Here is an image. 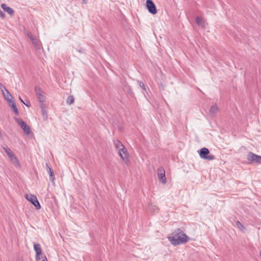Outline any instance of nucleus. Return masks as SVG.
Returning a JSON list of instances; mask_svg holds the SVG:
<instances>
[{
    "label": "nucleus",
    "mask_w": 261,
    "mask_h": 261,
    "mask_svg": "<svg viewBox=\"0 0 261 261\" xmlns=\"http://www.w3.org/2000/svg\"><path fill=\"white\" fill-rule=\"evenodd\" d=\"M168 240L174 246L185 244L189 240V238L182 231L178 229L171 236L168 237Z\"/></svg>",
    "instance_id": "f257e3e1"
},
{
    "label": "nucleus",
    "mask_w": 261,
    "mask_h": 261,
    "mask_svg": "<svg viewBox=\"0 0 261 261\" xmlns=\"http://www.w3.org/2000/svg\"><path fill=\"white\" fill-rule=\"evenodd\" d=\"M3 148L13 166L17 168H20L21 167V165L19 161L13 152L7 146H3Z\"/></svg>",
    "instance_id": "f03ea898"
},
{
    "label": "nucleus",
    "mask_w": 261,
    "mask_h": 261,
    "mask_svg": "<svg viewBox=\"0 0 261 261\" xmlns=\"http://www.w3.org/2000/svg\"><path fill=\"white\" fill-rule=\"evenodd\" d=\"M209 150L206 148H202L200 150L199 155L203 159L207 160L208 161L213 160L214 159L215 156L213 155H208Z\"/></svg>",
    "instance_id": "7ed1b4c3"
},
{
    "label": "nucleus",
    "mask_w": 261,
    "mask_h": 261,
    "mask_svg": "<svg viewBox=\"0 0 261 261\" xmlns=\"http://www.w3.org/2000/svg\"><path fill=\"white\" fill-rule=\"evenodd\" d=\"M25 197L35 206L36 209L39 210L41 208V206L36 196L32 194H26Z\"/></svg>",
    "instance_id": "20e7f679"
},
{
    "label": "nucleus",
    "mask_w": 261,
    "mask_h": 261,
    "mask_svg": "<svg viewBox=\"0 0 261 261\" xmlns=\"http://www.w3.org/2000/svg\"><path fill=\"white\" fill-rule=\"evenodd\" d=\"M35 92L38 99L40 102V104L44 103L46 98L44 91H43L40 88L36 87Z\"/></svg>",
    "instance_id": "39448f33"
},
{
    "label": "nucleus",
    "mask_w": 261,
    "mask_h": 261,
    "mask_svg": "<svg viewBox=\"0 0 261 261\" xmlns=\"http://www.w3.org/2000/svg\"><path fill=\"white\" fill-rule=\"evenodd\" d=\"M247 159L251 163H261V156L256 155L252 152H249L248 154Z\"/></svg>",
    "instance_id": "423d86ee"
},
{
    "label": "nucleus",
    "mask_w": 261,
    "mask_h": 261,
    "mask_svg": "<svg viewBox=\"0 0 261 261\" xmlns=\"http://www.w3.org/2000/svg\"><path fill=\"white\" fill-rule=\"evenodd\" d=\"M27 35L32 41L34 47L37 49H40L41 47V43L40 41L34 37L31 33L28 32L27 33Z\"/></svg>",
    "instance_id": "0eeeda50"
},
{
    "label": "nucleus",
    "mask_w": 261,
    "mask_h": 261,
    "mask_svg": "<svg viewBox=\"0 0 261 261\" xmlns=\"http://www.w3.org/2000/svg\"><path fill=\"white\" fill-rule=\"evenodd\" d=\"M146 7L148 11L152 14H155L157 13L156 6L151 0L146 1Z\"/></svg>",
    "instance_id": "6e6552de"
},
{
    "label": "nucleus",
    "mask_w": 261,
    "mask_h": 261,
    "mask_svg": "<svg viewBox=\"0 0 261 261\" xmlns=\"http://www.w3.org/2000/svg\"><path fill=\"white\" fill-rule=\"evenodd\" d=\"M157 173L159 178L161 182L165 184L166 183V178L165 177V171L163 167H160L158 169Z\"/></svg>",
    "instance_id": "1a4fd4ad"
},
{
    "label": "nucleus",
    "mask_w": 261,
    "mask_h": 261,
    "mask_svg": "<svg viewBox=\"0 0 261 261\" xmlns=\"http://www.w3.org/2000/svg\"><path fill=\"white\" fill-rule=\"evenodd\" d=\"M1 89L3 93V95L5 98V99L8 102H12V96L9 93V92L5 88V87L3 86H1Z\"/></svg>",
    "instance_id": "9d476101"
},
{
    "label": "nucleus",
    "mask_w": 261,
    "mask_h": 261,
    "mask_svg": "<svg viewBox=\"0 0 261 261\" xmlns=\"http://www.w3.org/2000/svg\"><path fill=\"white\" fill-rule=\"evenodd\" d=\"M17 122L21 128L23 129L24 133L28 135L30 133L29 126L21 119H17Z\"/></svg>",
    "instance_id": "9b49d317"
},
{
    "label": "nucleus",
    "mask_w": 261,
    "mask_h": 261,
    "mask_svg": "<svg viewBox=\"0 0 261 261\" xmlns=\"http://www.w3.org/2000/svg\"><path fill=\"white\" fill-rule=\"evenodd\" d=\"M34 248L36 252V260L37 261L40 259V256H43L42 253V249L41 248L40 245L39 244H34Z\"/></svg>",
    "instance_id": "f8f14e48"
},
{
    "label": "nucleus",
    "mask_w": 261,
    "mask_h": 261,
    "mask_svg": "<svg viewBox=\"0 0 261 261\" xmlns=\"http://www.w3.org/2000/svg\"><path fill=\"white\" fill-rule=\"evenodd\" d=\"M118 151L119 155L121 157V158L122 159L123 161H125V160L127 159V151L125 147L124 148H122L121 149H119Z\"/></svg>",
    "instance_id": "ddd939ff"
},
{
    "label": "nucleus",
    "mask_w": 261,
    "mask_h": 261,
    "mask_svg": "<svg viewBox=\"0 0 261 261\" xmlns=\"http://www.w3.org/2000/svg\"><path fill=\"white\" fill-rule=\"evenodd\" d=\"M2 8L6 12H7L9 15H13L14 14V11L10 7L7 6L5 4H2L1 5Z\"/></svg>",
    "instance_id": "4468645a"
},
{
    "label": "nucleus",
    "mask_w": 261,
    "mask_h": 261,
    "mask_svg": "<svg viewBox=\"0 0 261 261\" xmlns=\"http://www.w3.org/2000/svg\"><path fill=\"white\" fill-rule=\"evenodd\" d=\"M195 21L199 27L202 28H204L205 21L202 18L197 16L196 17Z\"/></svg>",
    "instance_id": "2eb2a0df"
},
{
    "label": "nucleus",
    "mask_w": 261,
    "mask_h": 261,
    "mask_svg": "<svg viewBox=\"0 0 261 261\" xmlns=\"http://www.w3.org/2000/svg\"><path fill=\"white\" fill-rule=\"evenodd\" d=\"M40 107L41 109V113H42V116H43V118L45 120H46L47 118V111L45 110V108H46L45 105L44 103H40Z\"/></svg>",
    "instance_id": "dca6fc26"
},
{
    "label": "nucleus",
    "mask_w": 261,
    "mask_h": 261,
    "mask_svg": "<svg viewBox=\"0 0 261 261\" xmlns=\"http://www.w3.org/2000/svg\"><path fill=\"white\" fill-rule=\"evenodd\" d=\"M218 111V108L216 105L213 106L210 110V114L212 116H214Z\"/></svg>",
    "instance_id": "f3484780"
},
{
    "label": "nucleus",
    "mask_w": 261,
    "mask_h": 261,
    "mask_svg": "<svg viewBox=\"0 0 261 261\" xmlns=\"http://www.w3.org/2000/svg\"><path fill=\"white\" fill-rule=\"evenodd\" d=\"M114 144L115 147L117 148L118 150L121 149L122 148H124V146L118 140H116L114 141Z\"/></svg>",
    "instance_id": "a211bd4d"
},
{
    "label": "nucleus",
    "mask_w": 261,
    "mask_h": 261,
    "mask_svg": "<svg viewBox=\"0 0 261 261\" xmlns=\"http://www.w3.org/2000/svg\"><path fill=\"white\" fill-rule=\"evenodd\" d=\"M9 103H10V106H11V108L12 109V110H13L14 113L16 114H18V109H17V108L16 107V106L15 105V102L13 100H12V102H9Z\"/></svg>",
    "instance_id": "6ab92c4d"
},
{
    "label": "nucleus",
    "mask_w": 261,
    "mask_h": 261,
    "mask_svg": "<svg viewBox=\"0 0 261 261\" xmlns=\"http://www.w3.org/2000/svg\"><path fill=\"white\" fill-rule=\"evenodd\" d=\"M46 165L47 169L48 170V172L49 173V175L51 178V180L53 183H54L55 178L53 177V172L51 171V168L48 166L47 164H46Z\"/></svg>",
    "instance_id": "aec40b11"
},
{
    "label": "nucleus",
    "mask_w": 261,
    "mask_h": 261,
    "mask_svg": "<svg viewBox=\"0 0 261 261\" xmlns=\"http://www.w3.org/2000/svg\"><path fill=\"white\" fill-rule=\"evenodd\" d=\"M236 223L237 227L242 231H244L245 230V227L243 226V225L239 221H236Z\"/></svg>",
    "instance_id": "412c9836"
},
{
    "label": "nucleus",
    "mask_w": 261,
    "mask_h": 261,
    "mask_svg": "<svg viewBox=\"0 0 261 261\" xmlns=\"http://www.w3.org/2000/svg\"><path fill=\"white\" fill-rule=\"evenodd\" d=\"M74 98L73 96H69L67 99V103L68 105H71L74 102Z\"/></svg>",
    "instance_id": "4be33fe9"
},
{
    "label": "nucleus",
    "mask_w": 261,
    "mask_h": 261,
    "mask_svg": "<svg viewBox=\"0 0 261 261\" xmlns=\"http://www.w3.org/2000/svg\"><path fill=\"white\" fill-rule=\"evenodd\" d=\"M139 85L142 89L145 90V85L142 82H139Z\"/></svg>",
    "instance_id": "5701e85b"
},
{
    "label": "nucleus",
    "mask_w": 261,
    "mask_h": 261,
    "mask_svg": "<svg viewBox=\"0 0 261 261\" xmlns=\"http://www.w3.org/2000/svg\"><path fill=\"white\" fill-rule=\"evenodd\" d=\"M5 16V13L0 10V17H2V18H4Z\"/></svg>",
    "instance_id": "b1692460"
},
{
    "label": "nucleus",
    "mask_w": 261,
    "mask_h": 261,
    "mask_svg": "<svg viewBox=\"0 0 261 261\" xmlns=\"http://www.w3.org/2000/svg\"><path fill=\"white\" fill-rule=\"evenodd\" d=\"M40 257H41L40 259H42L41 261H47V259H46V257L44 255L40 256Z\"/></svg>",
    "instance_id": "393cba45"
},
{
    "label": "nucleus",
    "mask_w": 261,
    "mask_h": 261,
    "mask_svg": "<svg viewBox=\"0 0 261 261\" xmlns=\"http://www.w3.org/2000/svg\"><path fill=\"white\" fill-rule=\"evenodd\" d=\"M19 100L21 101V102H22L23 103H24V105H25L28 107H30V105H28V104H26L24 103V102L23 101V100L21 99V98L20 97H19Z\"/></svg>",
    "instance_id": "a878e982"
},
{
    "label": "nucleus",
    "mask_w": 261,
    "mask_h": 261,
    "mask_svg": "<svg viewBox=\"0 0 261 261\" xmlns=\"http://www.w3.org/2000/svg\"><path fill=\"white\" fill-rule=\"evenodd\" d=\"M88 1V0H83V2L84 3L86 4V3H87Z\"/></svg>",
    "instance_id": "bb28decb"
}]
</instances>
